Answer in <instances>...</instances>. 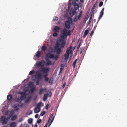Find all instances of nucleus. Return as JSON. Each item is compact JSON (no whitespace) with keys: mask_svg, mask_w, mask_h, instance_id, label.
<instances>
[{"mask_svg":"<svg viewBox=\"0 0 127 127\" xmlns=\"http://www.w3.org/2000/svg\"><path fill=\"white\" fill-rule=\"evenodd\" d=\"M60 43L61 47V48H63L64 47L65 44V41L64 39H63L60 40Z\"/></svg>","mask_w":127,"mask_h":127,"instance_id":"nucleus-6","label":"nucleus"},{"mask_svg":"<svg viewBox=\"0 0 127 127\" xmlns=\"http://www.w3.org/2000/svg\"><path fill=\"white\" fill-rule=\"evenodd\" d=\"M60 28L58 26H56L54 28V30H55V32H59V30H60Z\"/></svg>","mask_w":127,"mask_h":127,"instance_id":"nucleus-24","label":"nucleus"},{"mask_svg":"<svg viewBox=\"0 0 127 127\" xmlns=\"http://www.w3.org/2000/svg\"><path fill=\"white\" fill-rule=\"evenodd\" d=\"M38 116V114H36L35 115V118H37Z\"/></svg>","mask_w":127,"mask_h":127,"instance_id":"nucleus-56","label":"nucleus"},{"mask_svg":"<svg viewBox=\"0 0 127 127\" xmlns=\"http://www.w3.org/2000/svg\"><path fill=\"white\" fill-rule=\"evenodd\" d=\"M45 90L43 89L42 88H41L39 90V95H41L42 93Z\"/></svg>","mask_w":127,"mask_h":127,"instance_id":"nucleus-28","label":"nucleus"},{"mask_svg":"<svg viewBox=\"0 0 127 127\" xmlns=\"http://www.w3.org/2000/svg\"><path fill=\"white\" fill-rule=\"evenodd\" d=\"M45 113L46 112L45 111H42L41 113L40 114V116H43L45 114Z\"/></svg>","mask_w":127,"mask_h":127,"instance_id":"nucleus-38","label":"nucleus"},{"mask_svg":"<svg viewBox=\"0 0 127 127\" xmlns=\"http://www.w3.org/2000/svg\"><path fill=\"white\" fill-rule=\"evenodd\" d=\"M40 108L39 107H36L34 109V112L35 113H37L40 111Z\"/></svg>","mask_w":127,"mask_h":127,"instance_id":"nucleus-15","label":"nucleus"},{"mask_svg":"<svg viewBox=\"0 0 127 127\" xmlns=\"http://www.w3.org/2000/svg\"><path fill=\"white\" fill-rule=\"evenodd\" d=\"M95 8L93 7L91 9V11L92 12H93L94 11Z\"/></svg>","mask_w":127,"mask_h":127,"instance_id":"nucleus-59","label":"nucleus"},{"mask_svg":"<svg viewBox=\"0 0 127 127\" xmlns=\"http://www.w3.org/2000/svg\"><path fill=\"white\" fill-rule=\"evenodd\" d=\"M59 46L60 44L59 43H57L54 47V49L56 51L57 54H60L61 51V48L59 47Z\"/></svg>","mask_w":127,"mask_h":127,"instance_id":"nucleus-3","label":"nucleus"},{"mask_svg":"<svg viewBox=\"0 0 127 127\" xmlns=\"http://www.w3.org/2000/svg\"><path fill=\"white\" fill-rule=\"evenodd\" d=\"M37 124H36L34 126V127H37Z\"/></svg>","mask_w":127,"mask_h":127,"instance_id":"nucleus-62","label":"nucleus"},{"mask_svg":"<svg viewBox=\"0 0 127 127\" xmlns=\"http://www.w3.org/2000/svg\"><path fill=\"white\" fill-rule=\"evenodd\" d=\"M39 84V81L38 80H37L36 81V85H38Z\"/></svg>","mask_w":127,"mask_h":127,"instance_id":"nucleus-58","label":"nucleus"},{"mask_svg":"<svg viewBox=\"0 0 127 127\" xmlns=\"http://www.w3.org/2000/svg\"><path fill=\"white\" fill-rule=\"evenodd\" d=\"M92 16H91L90 17L89 21L88 22L87 27L88 26V25L90 24V23L92 21Z\"/></svg>","mask_w":127,"mask_h":127,"instance_id":"nucleus-30","label":"nucleus"},{"mask_svg":"<svg viewBox=\"0 0 127 127\" xmlns=\"http://www.w3.org/2000/svg\"><path fill=\"white\" fill-rule=\"evenodd\" d=\"M70 22L69 21H66L65 22V27L67 29H69L70 27Z\"/></svg>","mask_w":127,"mask_h":127,"instance_id":"nucleus-13","label":"nucleus"},{"mask_svg":"<svg viewBox=\"0 0 127 127\" xmlns=\"http://www.w3.org/2000/svg\"><path fill=\"white\" fill-rule=\"evenodd\" d=\"M72 46H71L67 48L66 51V53L64 55V58H63L64 61V62H66L68 59L69 53L70 51L72 49Z\"/></svg>","mask_w":127,"mask_h":127,"instance_id":"nucleus-1","label":"nucleus"},{"mask_svg":"<svg viewBox=\"0 0 127 127\" xmlns=\"http://www.w3.org/2000/svg\"><path fill=\"white\" fill-rule=\"evenodd\" d=\"M80 17L79 18V16H77L75 17L74 19V22H77V20H79L80 19Z\"/></svg>","mask_w":127,"mask_h":127,"instance_id":"nucleus-22","label":"nucleus"},{"mask_svg":"<svg viewBox=\"0 0 127 127\" xmlns=\"http://www.w3.org/2000/svg\"><path fill=\"white\" fill-rule=\"evenodd\" d=\"M49 123H48V122L47 123H46V124L45 125L44 127H47V125Z\"/></svg>","mask_w":127,"mask_h":127,"instance_id":"nucleus-57","label":"nucleus"},{"mask_svg":"<svg viewBox=\"0 0 127 127\" xmlns=\"http://www.w3.org/2000/svg\"><path fill=\"white\" fill-rule=\"evenodd\" d=\"M46 49V47L45 46H43L41 48L42 50L44 51H45Z\"/></svg>","mask_w":127,"mask_h":127,"instance_id":"nucleus-33","label":"nucleus"},{"mask_svg":"<svg viewBox=\"0 0 127 127\" xmlns=\"http://www.w3.org/2000/svg\"><path fill=\"white\" fill-rule=\"evenodd\" d=\"M35 89V88L34 87H33L32 88L30 89V91L32 93H33L34 92Z\"/></svg>","mask_w":127,"mask_h":127,"instance_id":"nucleus-37","label":"nucleus"},{"mask_svg":"<svg viewBox=\"0 0 127 127\" xmlns=\"http://www.w3.org/2000/svg\"><path fill=\"white\" fill-rule=\"evenodd\" d=\"M53 81V77H51L49 82V83L50 85H51L52 84Z\"/></svg>","mask_w":127,"mask_h":127,"instance_id":"nucleus-21","label":"nucleus"},{"mask_svg":"<svg viewBox=\"0 0 127 127\" xmlns=\"http://www.w3.org/2000/svg\"><path fill=\"white\" fill-rule=\"evenodd\" d=\"M12 96L10 95H9L7 96V99L8 100H10L12 99Z\"/></svg>","mask_w":127,"mask_h":127,"instance_id":"nucleus-27","label":"nucleus"},{"mask_svg":"<svg viewBox=\"0 0 127 127\" xmlns=\"http://www.w3.org/2000/svg\"><path fill=\"white\" fill-rule=\"evenodd\" d=\"M33 120L32 118H30L29 119L28 122L29 123L31 124L32 123Z\"/></svg>","mask_w":127,"mask_h":127,"instance_id":"nucleus-36","label":"nucleus"},{"mask_svg":"<svg viewBox=\"0 0 127 127\" xmlns=\"http://www.w3.org/2000/svg\"><path fill=\"white\" fill-rule=\"evenodd\" d=\"M22 101V100L20 99L19 97L17 98L16 99V102H18L20 103H21Z\"/></svg>","mask_w":127,"mask_h":127,"instance_id":"nucleus-31","label":"nucleus"},{"mask_svg":"<svg viewBox=\"0 0 127 127\" xmlns=\"http://www.w3.org/2000/svg\"><path fill=\"white\" fill-rule=\"evenodd\" d=\"M104 14V12H103V11L102 12H100V15L99 16V17L98 18V20L99 21L101 19V18L102 17Z\"/></svg>","mask_w":127,"mask_h":127,"instance_id":"nucleus-26","label":"nucleus"},{"mask_svg":"<svg viewBox=\"0 0 127 127\" xmlns=\"http://www.w3.org/2000/svg\"><path fill=\"white\" fill-rule=\"evenodd\" d=\"M32 98V96L31 95L29 97H28L25 100V103H28L31 100V98Z\"/></svg>","mask_w":127,"mask_h":127,"instance_id":"nucleus-16","label":"nucleus"},{"mask_svg":"<svg viewBox=\"0 0 127 127\" xmlns=\"http://www.w3.org/2000/svg\"><path fill=\"white\" fill-rule=\"evenodd\" d=\"M44 78V80L46 82H48L49 79V78L47 77L43 78Z\"/></svg>","mask_w":127,"mask_h":127,"instance_id":"nucleus-42","label":"nucleus"},{"mask_svg":"<svg viewBox=\"0 0 127 127\" xmlns=\"http://www.w3.org/2000/svg\"><path fill=\"white\" fill-rule=\"evenodd\" d=\"M76 13V11L73 9H71L70 12V14L71 17H73L74 15Z\"/></svg>","mask_w":127,"mask_h":127,"instance_id":"nucleus-11","label":"nucleus"},{"mask_svg":"<svg viewBox=\"0 0 127 127\" xmlns=\"http://www.w3.org/2000/svg\"><path fill=\"white\" fill-rule=\"evenodd\" d=\"M66 84V83H64V84L63 85L62 87V88L63 89H64V87L65 86Z\"/></svg>","mask_w":127,"mask_h":127,"instance_id":"nucleus-54","label":"nucleus"},{"mask_svg":"<svg viewBox=\"0 0 127 127\" xmlns=\"http://www.w3.org/2000/svg\"><path fill=\"white\" fill-rule=\"evenodd\" d=\"M43 105V104L42 102H40L39 103L37 104V106H42Z\"/></svg>","mask_w":127,"mask_h":127,"instance_id":"nucleus-35","label":"nucleus"},{"mask_svg":"<svg viewBox=\"0 0 127 127\" xmlns=\"http://www.w3.org/2000/svg\"><path fill=\"white\" fill-rule=\"evenodd\" d=\"M42 120L41 119H39V120H38L37 121V123L38 124H39L41 122Z\"/></svg>","mask_w":127,"mask_h":127,"instance_id":"nucleus-46","label":"nucleus"},{"mask_svg":"<svg viewBox=\"0 0 127 127\" xmlns=\"http://www.w3.org/2000/svg\"><path fill=\"white\" fill-rule=\"evenodd\" d=\"M23 91L24 93H26L29 90L28 88H24L23 90Z\"/></svg>","mask_w":127,"mask_h":127,"instance_id":"nucleus-34","label":"nucleus"},{"mask_svg":"<svg viewBox=\"0 0 127 127\" xmlns=\"http://www.w3.org/2000/svg\"><path fill=\"white\" fill-rule=\"evenodd\" d=\"M67 31L66 29H64L63 30V32L61 35V37L63 39H64L67 36Z\"/></svg>","mask_w":127,"mask_h":127,"instance_id":"nucleus-4","label":"nucleus"},{"mask_svg":"<svg viewBox=\"0 0 127 127\" xmlns=\"http://www.w3.org/2000/svg\"><path fill=\"white\" fill-rule=\"evenodd\" d=\"M81 44V42H80L79 43V45H78V46L77 47V49L78 50L79 49L80 47Z\"/></svg>","mask_w":127,"mask_h":127,"instance_id":"nucleus-51","label":"nucleus"},{"mask_svg":"<svg viewBox=\"0 0 127 127\" xmlns=\"http://www.w3.org/2000/svg\"><path fill=\"white\" fill-rule=\"evenodd\" d=\"M104 8H103L102 9V10L101 11V12H102L103 11V12H104Z\"/></svg>","mask_w":127,"mask_h":127,"instance_id":"nucleus-63","label":"nucleus"},{"mask_svg":"<svg viewBox=\"0 0 127 127\" xmlns=\"http://www.w3.org/2000/svg\"><path fill=\"white\" fill-rule=\"evenodd\" d=\"M58 19V17H55L53 19V20L54 21L57 20Z\"/></svg>","mask_w":127,"mask_h":127,"instance_id":"nucleus-45","label":"nucleus"},{"mask_svg":"<svg viewBox=\"0 0 127 127\" xmlns=\"http://www.w3.org/2000/svg\"><path fill=\"white\" fill-rule=\"evenodd\" d=\"M80 0L81 2H83V0Z\"/></svg>","mask_w":127,"mask_h":127,"instance_id":"nucleus-64","label":"nucleus"},{"mask_svg":"<svg viewBox=\"0 0 127 127\" xmlns=\"http://www.w3.org/2000/svg\"><path fill=\"white\" fill-rule=\"evenodd\" d=\"M82 13V11L81 10L79 14L78 15L79 16V18L81 17Z\"/></svg>","mask_w":127,"mask_h":127,"instance_id":"nucleus-43","label":"nucleus"},{"mask_svg":"<svg viewBox=\"0 0 127 127\" xmlns=\"http://www.w3.org/2000/svg\"><path fill=\"white\" fill-rule=\"evenodd\" d=\"M47 61L46 63V65H53L54 64H52L51 63V61L49 59H45Z\"/></svg>","mask_w":127,"mask_h":127,"instance_id":"nucleus-14","label":"nucleus"},{"mask_svg":"<svg viewBox=\"0 0 127 127\" xmlns=\"http://www.w3.org/2000/svg\"><path fill=\"white\" fill-rule=\"evenodd\" d=\"M87 19L86 18V17L85 18L84 20V21H85V22H86V20Z\"/></svg>","mask_w":127,"mask_h":127,"instance_id":"nucleus-61","label":"nucleus"},{"mask_svg":"<svg viewBox=\"0 0 127 127\" xmlns=\"http://www.w3.org/2000/svg\"><path fill=\"white\" fill-rule=\"evenodd\" d=\"M54 54L48 53L46 55L45 59H54Z\"/></svg>","mask_w":127,"mask_h":127,"instance_id":"nucleus-8","label":"nucleus"},{"mask_svg":"<svg viewBox=\"0 0 127 127\" xmlns=\"http://www.w3.org/2000/svg\"><path fill=\"white\" fill-rule=\"evenodd\" d=\"M28 112L29 113V114H32V111L31 110H29L28 111Z\"/></svg>","mask_w":127,"mask_h":127,"instance_id":"nucleus-53","label":"nucleus"},{"mask_svg":"<svg viewBox=\"0 0 127 127\" xmlns=\"http://www.w3.org/2000/svg\"><path fill=\"white\" fill-rule=\"evenodd\" d=\"M64 68V65L63 64H61V67L60 69V73L63 70Z\"/></svg>","mask_w":127,"mask_h":127,"instance_id":"nucleus-32","label":"nucleus"},{"mask_svg":"<svg viewBox=\"0 0 127 127\" xmlns=\"http://www.w3.org/2000/svg\"><path fill=\"white\" fill-rule=\"evenodd\" d=\"M53 115V113L51 114L49 118V119L48 120V123L49 122L50 120H51V121L49 124L48 127H49L50 125H51V124L52 123V122H53V120L54 119V118H55V116Z\"/></svg>","mask_w":127,"mask_h":127,"instance_id":"nucleus-5","label":"nucleus"},{"mask_svg":"<svg viewBox=\"0 0 127 127\" xmlns=\"http://www.w3.org/2000/svg\"><path fill=\"white\" fill-rule=\"evenodd\" d=\"M41 55V52L40 51H38L35 54L36 56L38 58Z\"/></svg>","mask_w":127,"mask_h":127,"instance_id":"nucleus-20","label":"nucleus"},{"mask_svg":"<svg viewBox=\"0 0 127 127\" xmlns=\"http://www.w3.org/2000/svg\"><path fill=\"white\" fill-rule=\"evenodd\" d=\"M48 104H47L46 106V107H45V109H48Z\"/></svg>","mask_w":127,"mask_h":127,"instance_id":"nucleus-60","label":"nucleus"},{"mask_svg":"<svg viewBox=\"0 0 127 127\" xmlns=\"http://www.w3.org/2000/svg\"><path fill=\"white\" fill-rule=\"evenodd\" d=\"M71 31L70 30H69L68 32H67V35H70L71 34Z\"/></svg>","mask_w":127,"mask_h":127,"instance_id":"nucleus-52","label":"nucleus"},{"mask_svg":"<svg viewBox=\"0 0 127 127\" xmlns=\"http://www.w3.org/2000/svg\"><path fill=\"white\" fill-rule=\"evenodd\" d=\"M26 95H21L19 98L22 100H24L26 98Z\"/></svg>","mask_w":127,"mask_h":127,"instance_id":"nucleus-23","label":"nucleus"},{"mask_svg":"<svg viewBox=\"0 0 127 127\" xmlns=\"http://www.w3.org/2000/svg\"><path fill=\"white\" fill-rule=\"evenodd\" d=\"M59 57V56L58 55H56L55 57H54V58L56 60H58Z\"/></svg>","mask_w":127,"mask_h":127,"instance_id":"nucleus-50","label":"nucleus"},{"mask_svg":"<svg viewBox=\"0 0 127 127\" xmlns=\"http://www.w3.org/2000/svg\"><path fill=\"white\" fill-rule=\"evenodd\" d=\"M49 67H42L41 68V70L40 71L44 73H48L49 71Z\"/></svg>","mask_w":127,"mask_h":127,"instance_id":"nucleus-9","label":"nucleus"},{"mask_svg":"<svg viewBox=\"0 0 127 127\" xmlns=\"http://www.w3.org/2000/svg\"><path fill=\"white\" fill-rule=\"evenodd\" d=\"M88 28L87 29L85 30L84 33V34L83 36V37L84 38H85L86 37L89 32V31L88 30Z\"/></svg>","mask_w":127,"mask_h":127,"instance_id":"nucleus-17","label":"nucleus"},{"mask_svg":"<svg viewBox=\"0 0 127 127\" xmlns=\"http://www.w3.org/2000/svg\"><path fill=\"white\" fill-rule=\"evenodd\" d=\"M34 71L33 70L31 71H30V72L29 73V75H31L32 74H33L34 73Z\"/></svg>","mask_w":127,"mask_h":127,"instance_id":"nucleus-39","label":"nucleus"},{"mask_svg":"<svg viewBox=\"0 0 127 127\" xmlns=\"http://www.w3.org/2000/svg\"><path fill=\"white\" fill-rule=\"evenodd\" d=\"M45 74L43 77L42 74L39 71H37L36 72V75L38 79L41 80L43 78L46 77L48 75V73H45Z\"/></svg>","mask_w":127,"mask_h":127,"instance_id":"nucleus-2","label":"nucleus"},{"mask_svg":"<svg viewBox=\"0 0 127 127\" xmlns=\"http://www.w3.org/2000/svg\"><path fill=\"white\" fill-rule=\"evenodd\" d=\"M45 62L44 61L39 62L37 63H36V66L37 67L39 66L42 67L44 66L45 64Z\"/></svg>","mask_w":127,"mask_h":127,"instance_id":"nucleus-10","label":"nucleus"},{"mask_svg":"<svg viewBox=\"0 0 127 127\" xmlns=\"http://www.w3.org/2000/svg\"><path fill=\"white\" fill-rule=\"evenodd\" d=\"M17 123L15 122H13L10 124V127H15L17 126Z\"/></svg>","mask_w":127,"mask_h":127,"instance_id":"nucleus-18","label":"nucleus"},{"mask_svg":"<svg viewBox=\"0 0 127 127\" xmlns=\"http://www.w3.org/2000/svg\"><path fill=\"white\" fill-rule=\"evenodd\" d=\"M16 118H17L16 116V115L14 116H13L12 117V120H14L16 119Z\"/></svg>","mask_w":127,"mask_h":127,"instance_id":"nucleus-40","label":"nucleus"},{"mask_svg":"<svg viewBox=\"0 0 127 127\" xmlns=\"http://www.w3.org/2000/svg\"><path fill=\"white\" fill-rule=\"evenodd\" d=\"M18 105L19 107L22 108L24 106V104L23 103H22L20 105L18 104Z\"/></svg>","mask_w":127,"mask_h":127,"instance_id":"nucleus-41","label":"nucleus"},{"mask_svg":"<svg viewBox=\"0 0 127 127\" xmlns=\"http://www.w3.org/2000/svg\"><path fill=\"white\" fill-rule=\"evenodd\" d=\"M97 1H96L93 7L94 8H95L96 6L97 5Z\"/></svg>","mask_w":127,"mask_h":127,"instance_id":"nucleus-48","label":"nucleus"},{"mask_svg":"<svg viewBox=\"0 0 127 127\" xmlns=\"http://www.w3.org/2000/svg\"><path fill=\"white\" fill-rule=\"evenodd\" d=\"M94 33V31H93L91 32L90 34V36H92L93 34Z\"/></svg>","mask_w":127,"mask_h":127,"instance_id":"nucleus-55","label":"nucleus"},{"mask_svg":"<svg viewBox=\"0 0 127 127\" xmlns=\"http://www.w3.org/2000/svg\"><path fill=\"white\" fill-rule=\"evenodd\" d=\"M77 60V59H76L73 62V67L74 68L75 67V65L76 64V63Z\"/></svg>","mask_w":127,"mask_h":127,"instance_id":"nucleus-29","label":"nucleus"},{"mask_svg":"<svg viewBox=\"0 0 127 127\" xmlns=\"http://www.w3.org/2000/svg\"><path fill=\"white\" fill-rule=\"evenodd\" d=\"M19 94L22 95H26L25 93H24V92H19Z\"/></svg>","mask_w":127,"mask_h":127,"instance_id":"nucleus-47","label":"nucleus"},{"mask_svg":"<svg viewBox=\"0 0 127 127\" xmlns=\"http://www.w3.org/2000/svg\"><path fill=\"white\" fill-rule=\"evenodd\" d=\"M72 4L74 5L75 10H77L79 7V5L76 2L73 1Z\"/></svg>","mask_w":127,"mask_h":127,"instance_id":"nucleus-12","label":"nucleus"},{"mask_svg":"<svg viewBox=\"0 0 127 127\" xmlns=\"http://www.w3.org/2000/svg\"><path fill=\"white\" fill-rule=\"evenodd\" d=\"M1 122L3 125H4L6 124L8 121V120L4 116H3L1 118Z\"/></svg>","mask_w":127,"mask_h":127,"instance_id":"nucleus-7","label":"nucleus"},{"mask_svg":"<svg viewBox=\"0 0 127 127\" xmlns=\"http://www.w3.org/2000/svg\"><path fill=\"white\" fill-rule=\"evenodd\" d=\"M58 35L57 33L56 32H54L53 33V35L54 37H56Z\"/></svg>","mask_w":127,"mask_h":127,"instance_id":"nucleus-49","label":"nucleus"},{"mask_svg":"<svg viewBox=\"0 0 127 127\" xmlns=\"http://www.w3.org/2000/svg\"><path fill=\"white\" fill-rule=\"evenodd\" d=\"M103 2H102V1H101L100 2V3H99V5H98L99 6V7H101V6L103 4Z\"/></svg>","mask_w":127,"mask_h":127,"instance_id":"nucleus-44","label":"nucleus"},{"mask_svg":"<svg viewBox=\"0 0 127 127\" xmlns=\"http://www.w3.org/2000/svg\"><path fill=\"white\" fill-rule=\"evenodd\" d=\"M48 95V94H45L44 95L43 99V100L44 101H45L47 99V97H48V96H47Z\"/></svg>","mask_w":127,"mask_h":127,"instance_id":"nucleus-25","label":"nucleus"},{"mask_svg":"<svg viewBox=\"0 0 127 127\" xmlns=\"http://www.w3.org/2000/svg\"><path fill=\"white\" fill-rule=\"evenodd\" d=\"M19 105L18 104H15L14 106V109L16 110L17 111L19 110Z\"/></svg>","mask_w":127,"mask_h":127,"instance_id":"nucleus-19","label":"nucleus"}]
</instances>
